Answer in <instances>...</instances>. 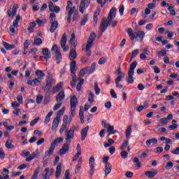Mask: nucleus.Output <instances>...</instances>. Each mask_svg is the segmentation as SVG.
Here are the masks:
<instances>
[{"mask_svg":"<svg viewBox=\"0 0 179 179\" xmlns=\"http://www.w3.org/2000/svg\"><path fill=\"white\" fill-rule=\"evenodd\" d=\"M96 40V34L94 32H92L90 35V37L87 41V45L85 46V49L83 48V51H85L87 52V57H90L92 55V46L93 45V42Z\"/></svg>","mask_w":179,"mask_h":179,"instance_id":"f257e3e1","label":"nucleus"},{"mask_svg":"<svg viewBox=\"0 0 179 179\" xmlns=\"http://www.w3.org/2000/svg\"><path fill=\"white\" fill-rule=\"evenodd\" d=\"M127 34L129 35V37H130V39L131 41H134L135 38L137 40H141V41H143V38H145V31H139L138 32H135L134 34V30L132 29L129 28L127 30Z\"/></svg>","mask_w":179,"mask_h":179,"instance_id":"f03ea898","label":"nucleus"},{"mask_svg":"<svg viewBox=\"0 0 179 179\" xmlns=\"http://www.w3.org/2000/svg\"><path fill=\"white\" fill-rule=\"evenodd\" d=\"M75 9H76V6H73V3L72 1H67V6L66 7V11L67 12V22L68 23H71L72 21V15H73V12H75Z\"/></svg>","mask_w":179,"mask_h":179,"instance_id":"7ed1b4c3","label":"nucleus"},{"mask_svg":"<svg viewBox=\"0 0 179 179\" xmlns=\"http://www.w3.org/2000/svg\"><path fill=\"white\" fill-rule=\"evenodd\" d=\"M138 65V62L134 61L130 64V68L128 71V78L127 79V82L128 83H134V73H135V68Z\"/></svg>","mask_w":179,"mask_h":179,"instance_id":"20e7f679","label":"nucleus"},{"mask_svg":"<svg viewBox=\"0 0 179 179\" xmlns=\"http://www.w3.org/2000/svg\"><path fill=\"white\" fill-rule=\"evenodd\" d=\"M76 106H78V98L73 95L70 99L71 116L73 117L76 115Z\"/></svg>","mask_w":179,"mask_h":179,"instance_id":"39448f33","label":"nucleus"},{"mask_svg":"<svg viewBox=\"0 0 179 179\" xmlns=\"http://www.w3.org/2000/svg\"><path fill=\"white\" fill-rule=\"evenodd\" d=\"M51 51H54L55 52V57L57 64H61V61H62V54H61V51L59 50V48H58V45H57V44H54L52 47Z\"/></svg>","mask_w":179,"mask_h":179,"instance_id":"423d86ee","label":"nucleus"},{"mask_svg":"<svg viewBox=\"0 0 179 179\" xmlns=\"http://www.w3.org/2000/svg\"><path fill=\"white\" fill-rule=\"evenodd\" d=\"M66 41H68V38L66 37V33L64 32L60 40V45L64 52H68L69 51V47L66 46Z\"/></svg>","mask_w":179,"mask_h":179,"instance_id":"0eeeda50","label":"nucleus"},{"mask_svg":"<svg viewBox=\"0 0 179 179\" xmlns=\"http://www.w3.org/2000/svg\"><path fill=\"white\" fill-rule=\"evenodd\" d=\"M111 24V22L108 21L106 17H103L101 20L99 29L102 33H104L106 30H107V28L108 26Z\"/></svg>","mask_w":179,"mask_h":179,"instance_id":"6e6552de","label":"nucleus"},{"mask_svg":"<svg viewBox=\"0 0 179 179\" xmlns=\"http://www.w3.org/2000/svg\"><path fill=\"white\" fill-rule=\"evenodd\" d=\"M54 78L52 77V75L50 73H48V76L47 77L46 80V85L45 87V90H47L49 92V90L52 87V83H54Z\"/></svg>","mask_w":179,"mask_h":179,"instance_id":"1a4fd4ad","label":"nucleus"},{"mask_svg":"<svg viewBox=\"0 0 179 179\" xmlns=\"http://www.w3.org/2000/svg\"><path fill=\"white\" fill-rule=\"evenodd\" d=\"M19 6L17 4H15L13 6V9L10 8L7 10V14L8 17H15L16 16V13H17V9Z\"/></svg>","mask_w":179,"mask_h":179,"instance_id":"9d476101","label":"nucleus"},{"mask_svg":"<svg viewBox=\"0 0 179 179\" xmlns=\"http://www.w3.org/2000/svg\"><path fill=\"white\" fill-rule=\"evenodd\" d=\"M69 145H71V143H68L66 141V143L63 145L62 149L59 151V156H64V155H66V153L69 152Z\"/></svg>","mask_w":179,"mask_h":179,"instance_id":"9b49d317","label":"nucleus"},{"mask_svg":"<svg viewBox=\"0 0 179 179\" xmlns=\"http://www.w3.org/2000/svg\"><path fill=\"white\" fill-rule=\"evenodd\" d=\"M48 7L50 12H55V13H59L61 12V8L58 6H55L52 1H49Z\"/></svg>","mask_w":179,"mask_h":179,"instance_id":"f8f14e48","label":"nucleus"},{"mask_svg":"<svg viewBox=\"0 0 179 179\" xmlns=\"http://www.w3.org/2000/svg\"><path fill=\"white\" fill-rule=\"evenodd\" d=\"M64 142V138L62 137H59L56 138L52 143L49 148V150L54 153V150H55V145H58V143H62Z\"/></svg>","mask_w":179,"mask_h":179,"instance_id":"ddd939ff","label":"nucleus"},{"mask_svg":"<svg viewBox=\"0 0 179 179\" xmlns=\"http://www.w3.org/2000/svg\"><path fill=\"white\" fill-rule=\"evenodd\" d=\"M90 2H92V0H81L80 3V13L83 14L85 12V8L86 6H89L90 5Z\"/></svg>","mask_w":179,"mask_h":179,"instance_id":"4468645a","label":"nucleus"},{"mask_svg":"<svg viewBox=\"0 0 179 179\" xmlns=\"http://www.w3.org/2000/svg\"><path fill=\"white\" fill-rule=\"evenodd\" d=\"M75 130L73 129H70V130L66 134V142L67 143H71L72 139L74 138Z\"/></svg>","mask_w":179,"mask_h":179,"instance_id":"2eb2a0df","label":"nucleus"},{"mask_svg":"<svg viewBox=\"0 0 179 179\" xmlns=\"http://www.w3.org/2000/svg\"><path fill=\"white\" fill-rule=\"evenodd\" d=\"M70 71L71 76H76V71H78V66H76V61L73 60L70 64Z\"/></svg>","mask_w":179,"mask_h":179,"instance_id":"dca6fc26","label":"nucleus"},{"mask_svg":"<svg viewBox=\"0 0 179 179\" xmlns=\"http://www.w3.org/2000/svg\"><path fill=\"white\" fill-rule=\"evenodd\" d=\"M52 153L50 150H48L45 152V155L43 156V164L44 167L48 164V159H50V156H52Z\"/></svg>","mask_w":179,"mask_h":179,"instance_id":"f3484780","label":"nucleus"},{"mask_svg":"<svg viewBox=\"0 0 179 179\" xmlns=\"http://www.w3.org/2000/svg\"><path fill=\"white\" fill-rule=\"evenodd\" d=\"M94 157H91L90 158V160H89V164H90V176H93L94 173Z\"/></svg>","mask_w":179,"mask_h":179,"instance_id":"a211bd4d","label":"nucleus"},{"mask_svg":"<svg viewBox=\"0 0 179 179\" xmlns=\"http://www.w3.org/2000/svg\"><path fill=\"white\" fill-rule=\"evenodd\" d=\"M117 13V8L115 7L112 8L110 10L109 15L108 17V22H113V19L115 17V14Z\"/></svg>","mask_w":179,"mask_h":179,"instance_id":"6ab92c4d","label":"nucleus"},{"mask_svg":"<svg viewBox=\"0 0 179 179\" xmlns=\"http://www.w3.org/2000/svg\"><path fill=\"white\" fill-rule=\"evenodd\" d=\"M50 33H54L57 29H58V21L50 22Z\"/></svg>","mask_w":179,"mask_h":179,"instance_id":"aec40b11","label":"nucleus"},{"mask_svg":"<svg viewBox=\"0 0 179 179\" xmlns=\"http://www.w3.org/2000/svg\"><path fill=\"white\" fill-rule=\"evenodd\" d=\"M65 99V92L64 91H61L56 96V101L57 103H61L62 100Z\"/></svg>","mask_w":179,"mask_h":179,"instance_id":"412c9836","label":"nucleus"},{"mask_svg":"<svg viewBox=\"0 0 179 179\" xmlns=\"http://www.w3.org/2000/svg\"><path fill=\"white\" fill-rule=\"evenodd\" d=\"M78 57V53L76 52V50L75 48H71L69 54V59L72 61V59H76Z\"/></svg>","mask_w":179,"mask_h":179,"instance_id":"4be33fe9","label":"nucleus"},{"mask_svg":"<svg viewBox=\"0 0 179 179\" xmlns=\"http://www.w3.org/2000/svg\"><path fill=\"white\" fill-rule=\"evenodd\" d=\"M89 131V126H87L81 131V141H85L86 139V136H87V132Z\"/></svg>","mask_w":179,"mask_h":179,"instance_id":"5701e85b","label":"nucleus"},{"mask_svg":"<svg viewBox=\"0 0 179 179\" xmlns=\"http://www.w3.org/2000/svg\"><path fill=\"white\" fill-rule=\"evenodd\" d=\"M61 173H62V164H59L56 168V178H59Z\"/></svg>","mask_w":179,"mask_h":179,"instance_id":"b1692460","label":"nucleus"},{"mask_svg":"<svg viewBox=\"0 0 179 179\" xmlns=\"http://www.w3.org/2000/svg\"><path fill=\"white\" fill-rule=\"evenodd\" d=\"M113 169V166L111 165L110 163H106V164H105V176H108V174H110V173H111V170Z\"/></svg>","mask_w":179,"mask_h":179,"instance_id":"393cba45","label":"nucleus"},{"mask_svg":"<svg viewBox=\"0 0 179 179\" xmlns=\"http://www.w3.org/2000/svg\"><path fill=\"white\" fill-rule=\"evenodd\" d=\"M131 134H132V126L129 125L127 127L125 132L126 139H127V141H129V138H131Z\"/></svg>","mask_w":179,"mask_h":179,"instance_id":"a878e982","label":"nucleus"},{"mask_svg":"<svg viewBox=\"0 0 179 179\" xmlns=\"http://www.w3.org/2000/svg\"><path fill=\"white\" fill-rule=\"evenodd\" d=\"M145 175L148 177V178H153L155 176L157 175V171H147L145 173Z\"/></svg>","mask_w":179,"mask_h":179,"instance_id":"bb28decb","label":"nucleus"},{"mask_svg":"<svg viewBox=\"0 0 179 179\" xmlns=\"http://www.w3.org/2000/svg\"><path fill=\"white\" fill-rule=\"evenodd\" d=\"M58 125H59V119L55 117L53 120L52 125V130L55 131L57 128H58Z\"/></svg>","mask_w":179,"mask_h":179,"instance_id":"cd10ccee","label":"nucleus"},{"mask_svg":"<svg viewBox=\"0 0 179 179\" xmlns=\"http://www.w3.org/2000/svg\"><path fill=\"white\" fill-rule=\"evenodd\" d=\"M12 142H13V140L12 138H8L6 142V148L7 149H13L15 148V145H12Z\"/></svg>","mask_w":179,"mask_h":179,"instance_id":"c85d7f7f","label":"nucleus"},{"mask_svg":"<svg viewBox=\"0 0 179 179\" xmlns=\"http://www.w3.org/2000/svg\"><path fill=\"white\" fill-rule=\"evenodd\" d=\"M42 54L43 55H45V57H46L48 59L51 58V52H50L48 48H43L42 50Z\"/></svg>","mask_w":179,"mask_h":179,"instance_id":"c756f323","label":"nucleus"},{"mask_svg":"<svg viewBox=\"0 0 179 179\" xmlns=\"http://www.w3.org/2000/svg\"><path fill=\"white\" fill-rule=\"evenodd\" d=\"M107 141H108V143L105 142L103 143V146L105 148H110L111 146V145H113L115 143V141L113 140V138H110L108 137H107Z\"/></svg>","mask_w":179,"mask_h":179,"instance_id":"7c9ffc66","label":"nucleus"},{"mask_svg":"<svg viewBox=\"0 0 179 179\" xmlns=\"http://www.w3.org/2000/svg\"><path fill=\"white\" fill-rule=\"evenodd\" d=\"M78 80H79V83L77 85L76 90H77V92H80V90L82 89V85H83V83H85V80H83V78H78Z\"/></svg>","mask_w":179,"mask_h":179,"instance_id":"2f4dec72","label":"nucleus"},{"mask_svg":"<svg viewBox=\"0 0 179 179\" xmlns=\"http://www.w3.org/2000/svg\"><path fill=\"white\" fill-rule=\"evenodd\" d=\"M156 145V143H157V139L156 138H150L148 140L146 141L145 142V145H147V146H150V145Z\"/></svg>","mask_w":179,"mask_h":179,"instance_id":"473e14b6","label":"nucleus"},{"mask_svg":"<svg viewBox=\"0 0 179 179\" xmlns=\"http://www.w3.org/2000/svg\"><path fill=\"white\" fill-rule=\"evenodd\" d=\"M52 114H54V113L52 111H50L48 113V115H46V117L45 118V121H44V123L45 124H48L50 122V121H51V116L52 115Z\"/></svg>","mask_w":179,"mask_h":179,"instance_id":"72a5a7b5","label":"nucleus"},{"mask_svg":"<svg viewBox=\"0 0 179 179\" xmlns=\"http://www.w3.org/2000/svg\"><path fill=\"white\" fill-rule=\"evenodd\" d=\"M79 117L81 121V124H85V113L83 110H82V108H80Z\"/></svg>","mask_w":179,"mask_h":179,"instance_id":"f704fd0d","label":"nucleus"},{"mask_svg":"<svg viewBox=\"0 0 179 179\" xmlns=\"http://www.w3.org/2000/svg\"><path fill=\"white\" fill-rule=\"evenodd\" d=\"M3 45L6 50H13L16 46L15 45H9V43L6 42H3Z\"/></svg>","mask_w":179,"mask_h":179,"instance_id":"c9c22d12","label":"nucleus"},{"mask_svg":"<svg viewBox=\"0 0 179 179\" xmlns=\"http://www.w3.org/2000/svg\"><path fill=\"white\" fill-rule=\"evenodd\" d=\"M62 86H63L62 83H58L55 87H53V92H55V93L59 92L61 89H62Z\"/></svg>","mask_w":179,"mask_h":179,"instance_id":"e433bc0d","label":"nucleus"},{"mask_svg":"<svg viewBox=\"0 0 179 179\" xmlns=\"http://www.w3.org/2000/svg\"><path fill=\"white\" fill-rule=\"evenodd\" d=\"M71 78L73 80L71 83V87L75 88V87H76V82H78V80H79V79L76 78V76H71Z\"/></svg>","mask_w":179,"mask_h":179,"instance_id":"4c0bfd02","label":"nucleus"},{"mask_svg":"<svg viewBox=\"0 0 179 179\" xmlns=\"http://www.w3.org/2000/svg\"><path fill=\"white\" fill-rule=\"evenodd\" d=\"M87 20H89V15H84V17L81 20L80 26H85Z\"/></svg>","mask_w":179,"mask_h":179,"instance_id":"58836bf2","label":"nucleus"},{"mask_svg":"<svg viewBox=\"0 0 179 179\" xmlns=\"http://www.w3.org/2000/svg\"><path fill=\"white\" fill-rule=\"evenodd\" d=\"M33 44L34 45H41L43 44V40L40 38H35Z\"/></svg>","mask_w":179,"mask_h":179,"instance_id":"ea45409f","label":"nucleus"},{"mask_svg":"<svg viewBox=\"0 0 179 179\" xmlns=\"http://www.w3.org/2000/svg\"><path fill=\"white\" fill-rule=\"evenodd\" d=\"M40 173V167L37 168L34 173V175L32 176V178L31 179H37L38 178V174Z\"/></svg>","mask_w":179,"mask_h":179,"instance_id":"a19ab883","label":"nucleus"},{"mask_svg":"<svg viewBox=\"0 0 179 179\" xmlns=\"http://www.w3.org/2000/svg\"><path fill=\"white\" fill-rule=\"evenodd\" d=\"M64 113H65V107H63L57 113V117L58 120H60L61 117L64 115Z\"/></svg>","mask_w":179,"mask_h":179,"instance_id":"79ce46f5","label":"nucleus"},{"mask_svg":"<svg viewBox=\"0 0 179 179\" xmlns=\"http://www.w3.org/2000/svg\"><path fill=\"white\" fill-rule=\"evenodd\" d=\"M168 10L171 12L170 15H171V16H176V10H174V6H169Z\"/></svg>","mask_w":179,"mask_h":179,"instance_id":"37998d69","label":"nucleus"},{"mask_svg":"<svg viewBox=\"0 0 179 179\" xmlns=\"http://www.w3.org/2000/svg\"><path fill=\"white\" fill-rule=\"evenodd\" d=\"M35 75H36V76H38V78H41V79H43L45 76V73L40 70L36 71L35 72Z\"/></svg>","mask_w":179,"mask_h":179,"instance_id":"c03bdc74","label":"nucleus"},{"mask_svg":"<svg viewBox=\"0 0 179 179\" xmlns=\"http://www.w3.org/2000/svg\"><path fill=\"white\" fill-rule=\"evenodd\" d=\"M56 19H57V15H55V13H52L50 14V17H49L50 22H57Z\"/></svg>","mask_w":179,"mask_h":179,"instance_id":"a18cd8bd","label":"nucleus"},{"mask_svg":"<svg viewBox=\"0 0 179 179\" xmlns=\"http://www.w3.org/2000/svg\"><path fill=\"white\" fill-rule=\"evenodd\" d=\"M122 78H125V74H121L118 77H117V78L115 80V84L120 83V82L122 80Z\"/></svg>","mask_w":179,"mask_h":179,"instance_id":"49530a36","label":"nucleus"},{"mask_svg":"<svg viewBox=\"0 0 179 179\" xmlns=\"http://www.w3.org/2000/svg\"><path fill=\"white\" fill-rule=\"evenodd\" d=\"M89 99H88V101L90 103H94V94L92 92H90V94H89Z\"/></svg>","mask_w":179,"mask_h":179,"instance_id":"de8ad7c7","label":"nucleus"},{"mask_svg":"<svg viewBox=\"0 0 179 179\" xmlns=\"http://www.w3.org/2000/svg\"><path fill=\"white\" fill-rule=\"evenodd\" d=\"M159 122L162 124V127H163V125H167L169 124V120L166 117H163L159 119Z\"/></svg>","mask_w":179,"mask_h":179,"instance_id":"09e8293b","label":"nucleus"},{"mask_svg":"<svg viewBox=\"0 0 179 179\" xmlns=\"http://www.w3.org/2000/svg\"><path fill=\"white\" fill-rule=\"evenodd\" d=\"M41 78H38L32 80V82L34 85H35L36 86H39L40 83H41Z\"/></svg>","mask_w":179,"mask_h":179,"instance_id":"8fccbe9b","label":"nucleus"},{"mask_svg":"<svg viewBox=\"0 0 179 179\" xmlns=\"http://www.w3.org/2000/svg\"><path fill=\"white\" fill-rule=\"evenodd\" d=\"M133 162L134 163H136V167H138V169H141L142 164H141V162H139V159L138 157H134Z\"/></svg>","mask_w":179,"mask_h":179,"instance_id":"3c124183","label":"nucleus"},{"mask_svg":"<svg viewBox=\"0 0 179 179\" xmlns=\"http://www.w3.org/2000/svg\"><path fill=\"white\" fill-rule=\"evenodd\" d=\"M94 92H95V94L96 95L100 94V88L99 87V84L97 83H95L94 84Z\"/></svg>","mask_w":179,"mask_h":179,"instance_id":"603ef678","label":"nucleus"},{"mask_svg":"<svg viewBox=\"0 0 179 179\" xmlns=\"http://www.w3.org/2000/svg\"><path fill=\"white\" fill-rule=\"evenodd\" d=\"M81 167H82V159H80L78 160V164L76 166V173H79V170H80Z\"/></svg>","mask_w":179,"mask_h":179,"instance_id":"864d4df0","label":"nucleus"},{"mask_svg":"<svg viewBox=\"0 0 179 179\" xmlns=\"http://www.w3.org/2000/svg\"><path fill=\"white\" fill-rule=\"evenodd\" d=\"M106 62H107V57H101V59H99L98 64L99 65H104Z\"/></svg>","mask_w":179,"mask_h":179,"instance_id":"5fc2aeb1","label":"nucleus"},{"mask_svg":"<svg viewBox=\"0 0 179 179\" xmlns=\"http://www.w3.org/2000/svg\"><path fill=\"white\" fill-rule=\"evenodd\" d=\"M129 145V143L128 142V139H126V141L124 142V143L122 144V146L120 147V150H124V149Z\"/></svg>","mask_w":179,"mask_h":179,"instance_id":"6e6d98bb","label":"nucleus"},{"mask_svg":"<svg viewBox=\"0 0 179 179\" xmlns=\"http://www.w3.org/2000/svg\"><path fill=\"white\" fill-rule=\"evenodd\" d=\"M66 127H68V123H63L59 129V134H62L66 129Z\"/></svg>","mask_w":179,"mask_h":179,"instance_id":"4d7b16f0","label":"nucleus"},{"mask_svg":"<svg viewBox=\"0 0 179 179\" xmlns=\"http://www.w3.org/2000/svg\"><path fill=\"white\" fill-rule=\"evenodd\" d=\"M38 121H40V117H38L35 118L34 120H33L30 122L31 127H34V125H36V124H37V122H38Z\"/></svg>","mask_w":179,"mask_h":179,"instance_id":"13d9d810","label":"nucleus"},{"mask_svg":"<svg viewBox=\"0 0 179 179\" xmlns=\"http://www.w3.org/2000/svg\"><path fill=\"white\" fill-rule=\"evenodd\" d=\"M29 45H30V41L26 40L24 43V51L27 50V48H29Z\"/></svg>","mask_w":179,"mask_h":179,"instance_id":"bf43d9fd","label":"nucleus"},{"mask_svg":"<svg viewBox=\"0 0 179 179\" xmlns=\"http://www.w3.org/2000/svg\"><path fill=\"white\" fill-rule=\"evenodd\" d=\"M120 156L122 159H127V157H128V152L123 150L122 152H120Z\"/></svg>","mask_w":179,"mask_h":179,"instance_id":"052dcab7","label":"nucleus"},{"mask_svg":"<svg viewBox=\"0 0 179 179\" xmlns=\"http://www.w3.org/2000/svg\"><path fill=\"white\" fill-rule=\"evenodd\" d=\"M174 164L171 162H167L166 166H165L166 170H170V169H173Z\"/></svg>","mask_w":179,"mask_h":179,"instance_id":"680f3d73","label":"nucleus"},{"mask_svg":"<svg viewBox=\"0 0 179 179\" xmlns=\"http://www.w3.org/2000/svg\"><path fill=\"white\" fill-rule=\"evenodd\" d=\"M3 173H7V175H6L4 177H1V179H8V178H9V175H8V174H9V170H8L7 169H3Z\"/></svg>","mask_w":179,"mask_h":179,"instance_id":"e2e57ef3","label":"nucleus"},{"mask_svg":"<svg viewBox=\"0 0 179 179\" xmlns=\"http://www.w3.org/2000/svg\"><path fill=\"white\" fill-rule=\"evenodd\" d=\"M90 73H93L94 71H96V62L92 63L91 66L90 67Z\"/></svg>","mask_w":179,"mask_h":179,"instance_id":"0e129e2a","label":"nucleus"},{"mask_svg":"<svg viewBox=\"0 0 179 179\" xmlns=\"http://www.w3.org/2000/svg\"><path fill=\"white\" fill-rule=\"evenodd\" d=\"M43 96L42 95H39L36 97V103L41 104V101H43Z\"/></svg>","mask_w":179,"mask_h":179,"instance_id":"69168bd1","label":"nucleus"},{"mask_svg":"<svg viewBox=\"0 0 179 179\" xmlns=\"http://www.w3.org/2000/svg\"><path fill=\"white\" fill-rule=\"evenodd\" d=\"M82 155V152H77V153L75 155L74 157L73 158V162H76L78 159H79V156Z\"/></svg>","mask_w":179,"mask_h":179,"instance_id":"338daca9","label":"nucleus"},{"mask_svg":"<svg viewBox=\"0 0 179 179\" xmlns=\"http://www.w3.org/2000/svg\"><path fill=\"white\" fill-rule=\"evenodd\" d=\"M87 61H89V58L86 57V56H83L81 58V62L83 64H87Z\"/></svg>","mask_w":179,"mask_h":179,"instance_id":"774afa93","label":"nucleus"}]
</instances>
